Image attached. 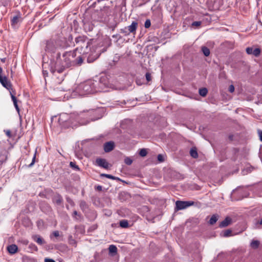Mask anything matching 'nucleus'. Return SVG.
I'll list each match as a JSON object with an SVG mask.
<instances>
[{"label": "nucleus", "instance_id": "f257e3e1", "mask_svg": "<svg viewBox=\"0 0 262 262\" xmlns=\"http://www.w3.org/2000/svg\"><path fill=\"white\" fill-rule=\"evenodd\" d=\"M98 110H90L86 112H80V113L75 112L70 115L69 119L68 120H64L68 116V115L63 114L59 118L60 121L68 122L69 123L72 124L73 123V120L78 122L81 125H85L89 123L91 121H95L98 119H100L101 117H96V115L98 114Z\"/></svg>", "mask_w": 262, "mask_h": 262}, {"label": "nucleus", "instance_id": "f03ea898", "mask_svg": "<svg viewBox=\"0 0 262 262\" xmlns=\"http://www.w3.org/2000/svg\"><path fill=\"white\" fill-rule=\"evenodd\" d=\"M76 56V53L73 51L66 52L62 55L61 59L60 54L57 53L56 61L54 67L51 66L50 71L53 74L56 72L62 73L65 68L74 67V58Z\"/></svg>", "mask_w": 262, "mask_h": 262}, {"label": "nucleus", "instance_id": "7ed1b4c3", "mask_svg": "<svg viewBox=\"0 0 262 262\" xmlns=\"http://www.w3.org/2000/svg\"><path fill=\"white\" fill-rule=\"evenodd\" d=\"M97 84L95 80H89L81 83L73 91L71 96L72 97L83 96L97 93L95 88Z\"/></svg>", "mask_w": 262, "mask_h": 262}, {"label": "nucleus", "instance_id": "20e7f679", "mask_svg": "<svg viewBox=\"0 0 262 262\" xmlns=\"http://www.w3.org/2000/svg\"><path fill=\"white\" fill-rule=\"evenodd\" d=\"M75 42L77 46L74 51L78 52L80 54L85 55L89 53L90 49L89 47L91 45V41L86 36H80L75 38Z\"/></svg>", "mask_w": 262, "mask_h": 262}, {"label": "nucleus", "instance_id": "39448f33", "mask_svg": "<svg viewBox=\"0 0 262 262\" xmlns=\"http://www.w3.org/2000/svg\"><path fill=\"white\" fill-rule=\"evenodd\" d=\"M97 84L95 85L96 92H106L107 89L110 87L111 84L107 77L105 75L101 76L98 81L95 80Z\"/></svg>", "mask_w": 262, "mask_h": 262}, {"label": "nucleus", "instance_id": "423d86ee", "mask_svg": "<svg viewBox=\"0 0 262 262\" xmlns=\"http://www.w3.org/2000/svg\"><path fill=\"white\" fill-rule=\"evenodd\" d=\"M2 72L3 69L0 67V83L4 88L10 91V92H13V91L12 88V84L11 82L8 80L7 77L6 76H2Z\"/></svg>", "mask_w": 262, "mask_h": 262}, {"label": "nucleus", "instance_id": "0eeeda50", "mask_svg": "<svg viewBox=\"0 0 262 262\" xmlns=\"http://www.w3.org/2000/svg\"><path fill=\"white\" fill-rule=\"evenodd\" d=\"M194 202L193 201H177L176 203V208L178 210L184 209L190 206L193 205Z\"/></svg>", "mask_w": 262, "mask_h": 262}, {"label": "nucleus", "instance_id": "6e6552de", "mask_svg": "<svg viewBox=\"0 0 262 262\" xmlns=\"http://www.w3.org/2000/svg\"><path fill=\"white\" fill-rule=\"evenodd\" d=\"M53 96H55L54 100L57 101L63 100L65 98L66 94H63V92L60 90V88H57L53 92Z\"/></svg>", "mask_w": 262, "mask_h": 262}, {"label": "nucleus", "instance_id": "1a4fd4ad", "mask_svg": "<svg viewBox=\"0 0 262 262\" xmlns=\"http://www.w3.org/2000/svg\"><path fill=\"white\" fill-rule=\"evenodd\" d=\"M56 49L55 42L54 40H48L46 42L45 50L48 52H54Z\"/></svg>", "mask_w": 262, "mask_h": 262}, {"label": "nucleus", "instance_id": "9d476101", "mask_svg": "<svg viewBox=\"0 0 262 262\" xmlns=\"http://www.w3.org/2000/svg\"><path fill=\"white\" fill-rule=\"evenodd\" d=\"M104 150L106 152H108L113 150L115 147L114 142L113 141H109L106 142L103 145Z\"/></svg>", "mask_w": 262, "mask_h": 262}, {"label": "nucleus", "instance_id": "9b49d317", "mask_svg": "<svg viewBox=\"0 0 262 262\" xmlns=\"http://www.w3.org/2000/svg\"><path fill=\"white\" fill-rule=\"evenodd\" d=\"M96 162L100 167H103L105 169H107L108 168V163L104 159L97 158L96 160Z\"/></svg>", "mask_w": 262, "mask_h": 262}, {"label": "nucleus", "instance_id": "f8f14e48", "mask_svg": "<svg viewBox=\"0 0 262 262\" xmlns=\"http://www.w3.org/2000/svg\"><path fill=\"white\" fill-rule=\"evenodd\" d=\"M138 24L137 21H133L130 26L126 27L127 29L128 32L135 34L136 30L138 27Z\"/></svg>", "mask_w": 262, "mask_h": 262}, {"label": "nucleus", "instance_id": "ddd939ff", "mask_svg": "<svg viewBox=\"0 0 262 262\" xmlns=\"http://www.w3.org/2000/svg\"><path fill=\"white\" fill-rule=\"evenodd\" d=\"M83 55H84L80 54V55L78 56L76 58H74V66H79L82 64L85 58L83 57Z\"/></svg>", "mask_w": 262, "mask_h": 262}, {"label": "nucleus", "instance_id": "4468645a", "mask_svg": "<svg viewBox=\"0 0 262 262\" xmlns=\"http://www.w3.org/2000/svg\"><path fill=\"white\" fill-rule=\"evenodd\" d=\"M231 219L229 217H226L224 220L222 221L219 225L220 228L226 227L231 223Z\"/></svg>", "mask_w": 262, "mask_h": 262}, {"label": "nucleus", "instance_id": "2eb2a0df", "mask_svg": "<svg viewBox=\"0 0 262 262\" xmlns=\"http://www.w3.org/2000/svg\"><path fill=\"white\" fill-rule=\"evenodd\" d=\"M262 225V215H260L259 219L256 218L254 220V227L256 229L261 228Z\"/></svg>", "mask_w": 262, "mask_h": 262}, {"label": "nucleus", "instance_id": "dca6fc26", "mask_svg": "<svg viewBox=\"0 0 262 262\" xmlns=\"http://www.w3.org/2000/svg\"><path fill=\"white\" fill-rule=\"evenodd\" d=\"M33 240L38 244L42 245L45 243V241L38 235H35L32 236Z\"/></svg>", "mask_w": 262, "mask_h": 262}, {"label": "nucleus", "instance_id": "f3484780", "mask_svg": "<svg viewBox=\"0 0 262 262\" xmlns=\"http://www.w3.org/2000/svg\"><path fill=\"white\" fill-rule=\"evenodd\" d=\"M18 248L16 245L12 244L7 247V250L10 254H14L17 251Z\"/></svg>", "mask_w": 262, "mask_h": 262}, {"label": "nucleus", "instance_id": "a211bd4d", "mask_svg": "<svg viewBox=\"0 0 262 262\" xmlns=\"http://www.w3.org/2000/svg\"><path fill=\"white\" fill-rule=\"evenodd\" d=\"M10 95H11V97L12 100L13 101L14 105L16 111H17V112L19 113V108L18 106L17 105V99L16 98V97L14 96V94H13L12 92H10Z\"/></svg>", "mask_w": 262, "mask_h": 262}, {"label": "nucleus", "instance_id": "6ab92c4d", "mask_svg": "<svg viewBox=\"0 0 262 262\" xmlns=\"http://www.w3.org/2000/svg\"><path fill=\"white\" fill-rule=\"evenodd\" d=\"M218 219H219V215L217 214H213V215H212V216L211 217V218L209 220V224L210 225L214 224L218 220Z\"/></svg>", "mask_w": 262, "mask_h": 262}, {"label": "nucleus", "instance_id": "aec40b11", "mask_svg": "<svg viewBox=\"0 0 262 262\" xmlns=\"http://www.w3.org/2000/svg\"><path fill=\"white\" fill-rule=\"evenodd\" d=\"M62 198L60 195L55 196L53 199V201L57 205H60L62 202Z\"/></svg>", "mask_w": 262, "mask_h": 262}, {"label": "nucleus", "instance_id": "412c9836", "mask_svg": "<svg viewBox=\"0 0 262 262\" xmlns=\"http://www.w3.org/2000/svg\"><path fill=\"white\" fill-rule=\"evenodd\" d=\"M259 242L257 240H253L250 243V246L253 249H256L258 248L259 246Z\"/></svg>", "mask_w": 262, "mask_h": 262}, {"label": "nucleus", "instance_id": "4be33fe9", "mask_svg": "<svg viewBox=\"0 0 262 262\" xmlns=\"http://www.w3.org/2000/svg\"><path fill=\"white\" fill-rule=\"evenodd\" d=\"M190 154L194 158H196L198 157V152L195 148H192L190 149Z\"/></svg>", "mask_w": 262, "mask_h": 262}, {"label": "nucleus", "instance_id": "5701e85b", "mask_svg": "<svg viewBox=\"0 0 262 262\" xmlns=\"http://www.w3.org/2000/svg\"><path fill=\"white\" fill-rule=\"evenodd\" d=\"M202 51L205 56H208L210 55V50L209 49L205 46H203L202 47Z\"/></svg>", "mask_w": 262, "mask_h": 262}, {"label": "nucleus", "instance_id": "b1692460", "mask_svg": "<svg viewBox=\"0 0 262 262\" xmlns=\"http://www.w3.org/2000/svg\"><path fill=\"white\" fill-rule=\"evenodd\" d=\"M108 250L111 253L116 254L117 252V248L116 246L113 245L109 246Z\"/></svg>", "mask_w": 262, "mask_h": 262}, {"label": "nucleus", "instance_id": "393cba45", "mask_svg": "<svg viewBox=\"0 0 262 262\" xmlns=\"http://www.w3.org/2000/svg\"><path fill=\"white\" fill-rule=\"evenodd\" d=\"M101 176L103 177H106L107 178L112 179V180H120V179L119 178L114 177L112 175L108 174L102 173L101 174Z\"/></svg>", "mask_w": 262, "mask_h": 262}, {"label": "nucleus", "instance_id": "a878e982", "mask_svg": "<svg viewBox=\"0 0 262 262\" xmlns=\"http://www.w3.org/2000/svg\"><path fill=\"white\" fill-rule=\"evenodd\" d=\"M208 90L206 88H201L199 90V94L203 97H205L207 95Z\"/></svg>", "mask_w": 262, "mask_h": 262}, {"label": "nucleus", "instance_id": "bb28decb", "mask_svg": "<svg viewBox=\"0 0 262 262\" xmlns=\"http://www.w3.org/2000/svg\"><path fill=\"white\" fill-rule=\"evenodd\" d=\"M20 18V17L18 15L14 16L11 20V25L13 26L17 24L19 21Z\"/></svg>", "mask_w": 262, "mask_h": 262}, {"label": "nucleus", "instance_id": "cd10ccee", "mask_svg": "<svg viewBox=\"0 0 262 262\" xmlns=\"http://www.w3.org/2000/svg\"><path fill=\"white\" fill-rule=\"evenodd\" d=\"M120 226L122 228H127L128 226V223L127 221L123 220L120 221Z\"/></svg>", "mask_w": 262, "mask_h": 262}, {"label": "nucleus", "instance_id": "c85d7f7f", "mask_svg": "<svg viewBox=\"0 0 262 262\" xmlns=\"http://www.w3.org/2000/svg\"><path fill=\"white\" fill-rule=\"evenodd\" d=\"M232 231L231 230L228 229L224 231L222 233V236L223 237H228L231 235Z\"/></svg>", "mask_w": 262, "mask_h": 262}, {"label": "nucleus", "instance_id": "c756f323", "mask_svg": "<svg viewBox=\"0 0 262 262\" xmlns=\"http://www.w3.org/2000/svg\"><path fill=\"white\" fill-rule=\"evenodd\" d=\"M70 166L71 168H72L73 169L79 171L80 170L79 167L78 165L76 164V163L74 162H71L70 163Z\"/></svg>", "mask_w": 262, "mask_h": 262}, {"label": "nucleus", "instance_id": "7c9ffc66", "mask_svg": "<svg viewBox=\"0 0 262 262\" xmlns=\"http://www.w3.org/2000/svg\"><path fill=\"white\" fill-rule=\"evenodd\" d=\"M260 52L261 50L259 48H255L253 50V55H254L255 57H258L259 56Z\"/></svg>", "mask_w": 262, "mask_h": 262}, {"label": "nucleus", "instance_id": "2f4dec72", "mask_svg": "<svg viewBox=\"0 0 262 262\" xmlns=\"http://www.w3.org/2000/svg\"><path fill=\"white\" fill-rule=\"evenodd\" d=\"M128 32L129 31H128L126 27H125L123 29H120V33L123 34L125 36H127L130 34Z\"/></svg>", "mask_w": 262, "mask_h": 262}, {"label": "nucleus", "instance_id": "473e14b6", "mask_svg": "<svg viewBox=\"0 0 262 262\" xmlns=\"http://www.w3.org/2000/svg\"><path fill=\"white\" fill-rule=\"evenodd\" d=\"M147 154V150L145 148H142V149H140V150L139 151V155L142 157L146 156Z\"/></svg>", "mask_w": 262, "mask_h": 262}, {"label": "nucleus", "instance_id": "72a5a7b5", "mask_svg": "<svg viewBox=\"0 0 262 262\" xmlns=\"http://www.w3.org/2000/svg\"><path fill=\"white\" fill-rule=\"evenodd\" d=\"M124 162L126 165H130L133 163V161L129 158L127 157L124 159Z\"/></svg>", "mask_w": 262, "mask_h": 262}, {"label": "nucleus", "instance_id": "f704fd0d", "mask_svg": "<svg viewBox=\"0 0 262 262\" xmlns=\"http://www.w3.org/2000/svg\"><path fill=\"white\" fill-rule=\"evenodd\" d=\"M253 50L254 49L252 47H248L246 50V53L249 55L253 54Z\"/></svg>", "mask_w": 262, "mask_h": 262}, {"label": "nucleus", "instance_id": "c9c22d12", "mask_svg": "<svg viewBox=\"0 0 262 262\" xmlns=\"http://www.w3.org/2000/svg\"><path fill=\"white\" fill-rule=\"evenodd\" d=\"M151 25L150 20L149 19L146 20L145 24H144V27L145 28H148Z\"/></svg>", "mask_w": 262, "mask_h": 262}, {"label": "nucleus", "instance_id": "e433bc0d", "mask_svg": "<svg viewBox=\"0 0 262 262\" xmlns=\"http://www.w3.org/2000/svg\"><path fill=\"white\" fill-rule=\"evenodd\" d=\"M201 25V21H196L192 23L191 26L193 27H199Z\"/></svg>", "mask_w": 262, "mask_h": 262}, {"label": "nucleus", "instance_id": "4c0bfd02", "mask_svg": "<svg viewBox=\"0 0 262 262\" xmlns=\"http://www.w3.org/2000/svg\"><path fill=\"white\" fill-rule=\"evenodd\" d=\"M35 159H36V153H35L34 155V156H33L32 160V162L29 165V167H32L34 164L35 162Z\"/></svg>", "mask_w": 262, "mask_h": 262}, {"label": "nucleus", "instance_id": "58836bf2", "mask_svg": "<svg viewBox=\"0 0 262 262\" xmlns=\"http://www.w3.org/2000/svg\"><path fill=\"white\" fill-rule=\"evenodd\" d=\"M145 77H146V79L148 82H149L151 80V75L150 73H146L145 74Z\"/></svg>", "mask_w": 262, "mask_h": 262}, {"label": "nucleus", "instance_id": "ea45409f", "mask_svg": "<svg viewBox=\"0 0 262 262\" xmlns=\"http://www.w3.org/2000/svg\"><path fill=\"white\" fill-rule=\"evenodd\" d=\"M229 91L230 93H233L234 91V86L233 85H230L229 87Z\"/></svg>", "mask_w": 262, "mask_h": 262}, {"label": "nucleus", "instance_id": "a19ab883", "mask_svg": "<svg viewBox=\"0 0 262 262\" xmlns=\"http://www.w3.org/2000/svg\"><path fill=\"white\" fill-rule=\"evenodd\" d=\"M158 160L160 162H163L164 161L163 157L162 155H158Z\"/></svg>", "mask_w": 262, "mask_h": 262}, {"label": "nucleus", "instance_id": "79ce46f5", "mask_svg": "<svg viewBox=\"0 0 262 262\" xmlns=\"http://www.w3.org/2000/svg\"><path fill=\"white\" fill-rule=\"evenodd\" d=\"M52 234L55 237H56L59 236V233L58 231H54Z\"/></svg>", "mask_w": 262, "mask_h": 262}, {"label": "nucleus", "instance_id": "37998d69", "mask_svg": "<svg viewBox=\"0 0 262 262\" xmlns=\"http://www.w3.org/2000/svg\"><path fill=\"white\" fill-rule=\"evenodd\" d=\"M45 262H56V261L53 259L46 258L45 259Z\"/></svg>", "mask_w": 262, "mask_h": 262}, {"label": "nucleus", "instance_id": "c03bdc74", "mask_svg": "<svg viewBox=\"0 0 262 262\" xmlns=\"http://www.w3.org/2000/svg\"><path fill=\"white\" fill-rule=\"evenodd\" d=\"M6 134L9 137H10L11 136V131L9 130H7L6 131Z\"/></svg>", "mask_w": 262, "mask_h": 262}, {"label": "nucleus", "instance_id": "a18cd8bd", "mask_svg": "<svg viewBox=\"0 0 262 262\" xmlns=\"http://www.w3.org/2000/svg\"><path fill=\"white\" fill-rule=\"evenodd\" d=\"M258 133L260 137V140L261 141H262V130L259 131Z\"/></svg>", "mask_w": 262, "mask_h": 262}, {"label": "nucleus", "instance_id": "49530a36", "mask_svg": "<svg viewBox=\"0 0 262 262\" xmlns=\"http://www.w3.org/2000/svg\"><path fill=\"white\" fill-rule=\"evenodd\" d=\"M67 200L68 202H69L70 204H72L73 203V201L71 199H70L69 198H67Z\"/></svg>", "mask_w": 262, "mask_h": 262}, {"label": "nucleus", "instance_id": "de8ad7c7", "mask_svg": "<svg viewBox=\"0 0 262 262\" xmlns=\"http://www.w3.org/2000/svg\"><path fill=\"white\" fill-rule=\"evenodd\" d=\"M69 242H70V244H74V245L76 244V241L73 239H72L71 240H70Z\"/></svg>", "mask_w": 262, "mask_h": 262}, {"label": "nucleus", "instance_id": "09e8293b", "mask_svg": "<svg viewBox=\"0 0 262 262\" xmlns=\"http://www.w3.org/2000/svg\"><path fill=\"white\" fill-rule=\"evenodd\" d=\"M85 205V202H81V203H80V206L81 207Z\"/></svg>", "mask_w": 262, "mask_h": 262}, {"label": "nucleus", "instance_id": "8fccbe9b", "mask_svg": "<svg viewBox=\"0 0 262 262\" xmlns=\"http://www.w3.org/2000/svg\"><path fill=\"white\" fill-rule=\"evenodd\" d=\"M5 60H6V58H2V59H1V61H2L3 62H5Z\"/></svg>", "mask_w": 262, "mask_h": 262}, {"label": "nucleus", "instance_id": "3c124183", "mask_svg": "<svg viewBox=\"0 0 262 262\" xmlns=\"http://www.w3.org/2000/svg\"><path fill=\"white\" fill-rule=\"evenodd\" d=\"M73 213H74V215H77V212L76 211H74Z\"/></svg>", "mask_w": 262, "mask_h": 262}, {"label": "nucleus", "instance_id": "603ef678", "mask_svg": "<svg viewBox=\"0 0 262 262\" xmlns=\"http://www.w3.org/2000/svg\"><path fill=\"white\" fill-rule=\"evenodd\" d=\"M98 189L99 190H101V186H98Z\"/></svg>", "mask_w": 262, "mask_h": 262}, {"label": "nucleus", "instance_id": "864d4df0", "mask_svg": "<svg viewBox=\"0 0 262 262\" xmlns=\"http://www.w3.org/2000/svg\"><path fill=\"white\" fill-rule=\"evenodd\" d=\"M11 74H12V72H12V70H11Z\"/></svg>", "mask_w": 262, "mask_h": 262}, {"label": "nucleus", "instance_id": "5fc2aeb1", "mask_svg": "<svg viewBox=\"0 0 262 262\" xmlns=\"http://www.w3.org/2000/svg\"><path fill=\"white\" fill-rule=\"evenodd\" d=\"M34 246H35V248L37 249V247H36L34 245Z\"/></svg>", "mask_w": 262, "mask_h": 262}]
</instances>
